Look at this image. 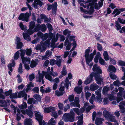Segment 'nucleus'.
<instances>
[{"label":"nucleus","mask_w":125,"mask_h":125,"mask_svg":"<svg viewBox=\"0 0 125 125\" xmlns=\"http://www.w3.org/2000/svg\"><path fill=\"white\" fill-rule=\"evenodd\" d=\"M92 70L95 74V79L97 83L101 84V82H103V79L101 78L100 75L102 73V70L100 67L98 66L97 64H94L93 66Z\"/></svg>","instance_id":"nucleus-1"},{"label":"nucleus","mask_w":125,"mask_h":125,"mask_svg":"<svg viewBox=\"0 0 125 125\" xmlns=\"http://www.w3.org/2000/svg\"><path fill=\"white\" fill-rule=\"evenodd\" d=\"M75 114L73 111H70V113H65L63 115V120L65 122H73L74 121Z\"/></svg>","instance_id":"nucleus-2"},{"label":"nucleus","mask_w":125,"mask_h":125,"mask_svg":"<svg viewBox=\"0 0 125 125\" xmlns=\"http://www.w3.org/2000/svg\"><path fill=\"white\" fill-rule=\"evenodd\" d=\"M30 13L27 12L25 13H21L18 17L19 20H22V21L27 22H28L29 17L31 15L30 11Z\"/></svg>","instance_id":"nucleus-3"},{"label":"nucleus","mask_w":125,"mask_h":125,"mask_svg":"<svg viewBox=\"0 0 125 125\" xmlns=\"http://www.w3.org/2000/svg\"><path fill=\"white\" fill-rule=\"evenodd\" d=\"M48 6L47 10L48 11L50 10L51 9L52 10V13L55 14L57 10V4L56 2H54L52 5L49 4H47Z\"/></svg>","instance_id":"nucleus-4"},{"label":"nucleus","mask_w":125,"mask_h":125,"mask_svg":"<svg viewBox=\"0 0 125 125\" xmlns=\"http://www.w3.org/2000/svg\"><path fill=\"white\" fill-rule=\"evenodd\" d=\"M21 41L20 38L19 37L16 36L15 40V44H16V48L17 49H20L22 47L23 44Z\"/></svg>","instance_id":"nucleus-5"},{"label":"nucleus","mask_w":125,"mask_h":125,"mask_svg":"<svg viewBox=\"0 0 125 125\" xmlns=\"http://www.w3.org/2000/svg\"><path fill=\"white\" fill-rule=\"evenodd\" d=\"M90 50L89 49H87L85 51L84 57L86 63L88 65H89L90 63V54L89 53L90 52Z\"/></svg>","instance_id":"nucleus-6"},{"label":"nucleus","mask_w":125,"mask_h":125,"mask_svg":"<svg viewBox=\"0 0 125 125\" xmlns=\"http://www.w3.org/2000/svg\"><path fill=\"white\" fill-rule=\"evenodd\" d=\"M94 72H92L90 75L88 77H87L86 79L84 81V83L86 84H87L90 83L93 80V78L94 76L95 78V73H94Z\"/></svg>","instance_id":"nucleus-7"},{"label":"nucleus","mask_w":125,"mask_h":125,"mask_svg":"<svg viewBox=\"0 0 125 125\" xmlns=\"http://www.w3.org/2000/svg\"><path fill=\"white\" fill-rule=\"evenodd\" d=\"M40 44L43 50H45L46 49V47L45 46L46 45L49 47L50 44V43H49V41H46L44 42L41 41Z\"/></svg>","instance_id":"nucleus-8"},{"label":"nucleus","mask_w":125,"mask_h":125,"mask_svg":"<svg viewBox=\"0 0 125 125\" xmlns=\"http://www.w3.org/2000/svg\"><path fill=\"white\" fill-rule=\"evenodd\" d=\"M58 36H56L55 39L53 38L52 40V43L51 45V48L54 49L55 48L57 47V46L55 45V42H56L58 39Z\"/></svg>","instance_id":"nucleus-9"},{"label":"nucleus","mask_w":125,"mask_h":125,"mask_svg":"<svg viewBox=\"0 0 125 125\" xmlns=\"http://www.w3.org/2000/svg\"><path fill=\"white\" fill-rule=\"evenodd\" d=\"M12 63L10 64H8V69L11 72H12L13 71L12 67H14L15 64V62L14 60L13 59H12Z\"/></svg>","instance_id":"nucleus-10"},{"label":"nucleus","mask_w":125,"mask_h":125,"mask_svg":"<svg viewBox=\"0 0 125 125\" xmlns=\"http://www.w3.org/2000/svg\"><path fill=\"white\" fill-rule=\"evenodd\" d=\"M32 119L31 118H26L24 121V125H32Z\"/></svg>","instance_id":"nucleus-11"},{"label":"nucleus","mask_w":125,"mask_h":125,"mask_svg":"<svg viewBox=\"0 0 125 125\" xmlns=\"http://www.w3.org/2000/svg\"><path fill=\"white\" fill-rule=\"evenodd\" d=\"M73 110L78 115H80L81 113L83 112V110L82 108L79 109L78 108H73Z\"/></svg>","instance_id":"nucleus-12"},{"label":"nucleus","mask_w":125,"mask_h":125,"mask_svg":"<svg viewBox=\"0 0 125 125\" xmlns=\"http://www.w3.org/2000/svg\"><path fill=\"white\" fill-rule=\"evenodd\" d=\"M35 116L36 117V119L38 121L42 120L43 119V116L41 115L40 114H39L37 112L35 114Z\"/></svg>","instance_id":"nucleus-13"},{"label":"nucleus","mask_w":125,"mask_h":125,"mask_svg":"<svg viewBox=\"0 0 125 125\" xmlns=\"http://www.w3.org/2000/svg\"><path fill=\"white\" fill-rule=\"evenodd\" d=\"M103 115L104 116L106 119H107L111 114L107 110L104 111L103 112Z\"/></svg>","instance_id":"nucleus-14"},{"label":"nucleus","mask_w":125,"mask_h":125,"mask_svg":"<svg viewBox=\"0 0 125 125\" xmlns=\"http://www.w3.org/2000/svg\"><path fill=\"white\" fill-rule=\"evenodd\" d=\"M99 87V86L97 85L93 84L91 85L90 88L91 91H94L97 89Z\"/></svg>","instance_id":"nucleus-15"},{"label":"nucleus","mask_w":125,"mask_h":125,"mask_svg":"<svg viewBox=\"0 0 125 125\" xmlns=\"http://www.w3.org/2000/svg\"><path fill=\"white\" fill-rule=\"evenodd\" d=\"M101 56V54L99 52H98L94 58V62L96 63L98 62V60L99 59Z\"/></svg>","instance_id":"nucleus-16"},{"label":"nucleus","mask_w":125,"mask_h":125,"mask_svg":"<svg viewBox=\"0 0 125 125\" xmlns=\"http://www.w3.org/2000/svg\"><path fill=\"white\" fill-rule=\"evenodd\" d=\"M110 88L109 87H107V86L104 87L103 89V93L104 95H105L107 94L110 90Z\"/></svg>","instance_id":"nucleus-17"},{"label":"nucleus","mask_w":125,"mask_h":125,"mask_svg":"<svg viewBox=\"0 0 125 125\" xmlns=\"http://www.w3.org/2000/svg\"><path fill=\"white\" fill-rule=\"evenodd\" d=\"M22 61L23 63L24 64L28 62V64H29L31 62L30 59L29 57H23L22 59Z\"/></svg>","instance_id":"nucleus-18"},{"label":"nucleus","mask_w":125,"mask_h":125,"mask_svg":"<svg viewBox=\"0 0 125 125\" xmlns=\"http://www.w3.org/2000/svg\"><path fill=\"white\" fill-rule=\"evenodd\" d=\"M120 13L121 12L119 9L116 8L114 10V11L112 14L113 15L115 14L114 16V17H115L120 14Z\"/></svg>","instance_id":"nucleus-19"},{"label":"nucleus","mask_w":125,"mask_h":125,"mask_svg":"<svg viewBox=\"0 0 125 125\" xmlns=\"http://www.w3.org/2000/svg\"><path fill=\"white\" fill-rule=\"evenodd\" d=\"M37 64L38 63L36 61L32 60L30 65L31 68H33L35 67Z\"/></svg>","instance_id":"nucleus-20"},{"label":"nucleus","mask_w":125,"mask_h":125,"mask_svg":"<svg viewBox=\"0 0 125 125\" xmlns=\"http://www.w3.org/2000/svg\"><path fill=\"white\" fill-rule=\"evenodd\" d=\"M95 123L97 125L102 124V119L96 117L95 120Z\"/></svg>","instance_id":"nucleus-21"},{"label":"nucleus","mask_w":125,"mask_h":125,"mask_svg":"<svg viewBox=\"0 0 125 125\" xmlns=\"http://www.w3.org/2000/svg\"><path fill=\"white\" fill-rule=\"evenodd\" d=\"M96 50H94L92 53L90 54V63L92 61L94 58V56L96 54Z\"/></svg>","instance_id":"nucleus-22"},{"label":"nucleus","mask_w":125,"mask_h":125,"mask_svg":"<svg viewBox=\"0 0 125 125\" xmlns=\"http://www.w3.org/2000/svg\"><path fill=\"white\" fill-rule=\"evenodd\" d=\"M108 69L110 71L115 73L116 72V69L115 67L113 65H111L108 67Z\"/></svg>","instance_id":"nucleus-23"},{"label":"nucleus","mask_w":125,"mask_h":125,"mask_svg":"<svg viewBox=\"0 0 125 125\" xmlns=\"http://www.w3.org/2000/svg\"><path fill=\"white\" fill-rule=\"evenodd\" d=\"M74 89L75 91L76 92L77 94L81 93L82 91V88L79 86H76L75 87Z\"/></svg>","instance_id":"nucleus-24"},{"label":"nucleus","mask_w":125,"mask_h":125,"mask_svg":"<svg viewBox=\"0 0 125 125\" xmlns=\"http://www.w3.org/2000/svg\"><path fill=\"white\" fill-rule=\"evenodd\" d=\"M107 119L109 120V121L112 122H117V121L115 119V117L112 115L110 116Z\"/></svg>","instance_id":"nucleus-25"},{"label":"nucleus","mask_w":125,"mask_h":125,"mask_svg":"<svg viewBox=\"0 0 125 125\" xmlns=\"http://www.w3.org/2000/svg\"><path fill=\"white\" fill-rule=\"evenodd\" d=\"M26 112L27 115H28L30 117L32 118L33 113L31 111L26 109Z\"/></svg>","instance_id":"nucleus-26"},{"label":"nucleus","mask_w":125,"mask_h":125,"mask_svg":"<svg viewBox=\"0 0 125 125\" xmlns=\"http://www.w3.org/2000/svg\"><path fill=\"white\" fill-rule=\"evenodd\" d=\"M25 93V92L24 90L21 91L18 93L17 95L18 98H21L22 96L23 97V94Z\"/></svg>","instance_id":"nucleus-27"},{"label":"nucleus","mask_w":125,"mask_h":125,"mask_svg":"<svg viewBox=\"0 0 125 125\" xmlns=\"http://www.w3.org/2000/svg\"><path fill=\"white\" fill-rule=\"evenodd\" d=\"M33 97L38 101L40 102L41 101V96L39 94H35L33 96Z\"/></svg>","instance_id":"nucleus-28"},{"label":"nucleus","mask_w":125,"mask_h":125,"mask_svg":"<svg viewBox=\"0 0 125 125\" xmlns=\"http://www.w3.org/2000/svg\"><path fill=\"white\" fill-rule=\"evenodd\" d=\"M18 92L17 91L16 92L14 93H11V94L10 96V99L16 98H18L17 93Z\"/></svg>","instance_id":"nucleus-29"},{"label":"nucleus","mask_w":125,"mask_h":125,"mask_svg":"<svg viewBox=\"0 0 125 125\" xmlns=\"http://www.w3.org/2000/svg\"><path fill=\"white\" fill-rule=\"evenodd\" d=\"M47 73L48 72L45 74V78L50 81H53V80H52V77L48 73Z\"/></svg>","instance_id":"nucleus-30"},{"label":"nucleus","mask_w":125,"mask_h":125,"mask_svg":"<svg viewBox=\"0 0 125 125\" xmlns=\"http://www.w3.org/2000/svg\"><path fill=\"white\" fill-rule=\"evenodd\" d=\"M70 42H69L68 39L67 38L64 42V46H66L67 44L68 45L71 47L72 44V43Z\"/></svg>","instance_id":"nucleus-31"},{"label":"nucleus","mask_w":125,"mask_h":125,"mask_svg":"<svg viewBox=\"0 0 125 125\" xmlns=\"http://www.w3.org/2000/svg\"><path fill=\"white\" fill-rule=\"evenodd\" d=\"M36 25L34 29V31L37 32L40 30L41 25L39 24H36Z\"/></svg>","instance_id":"nucleus-32"},{"label":"nucleus","mask_w":125,"mask_h":125,"mask_svg":"<svg viewBox=\"0 0 125 125\" xmlns=\"http://www.w3.org/2000/svg\"><path fill=\"white\" fill-rule=\"evenodd\" d=\"M4 93L3 90L2 88L0 89V98L4 99H5V96L2 94Z\"/></svg>","instance_id":"nucleus-33"},{"label":"nucleus","mask_w":125,"mask_h":125,"mask_svg":"<svg viewBox=\"0 0 125 125\" xmlns=\"http://www.w3.org/2000/svg\"><path fill=\"white\" fill-rule=\"evenodd\" d=\"M20 53L18 51H17L14 54V60H17L19 58V56Z\"/></svg>","instance_id":"nucleus-34"},{"label":"nucleus","mask_w":125,"mask_h":125,"mask_svg":"<svg viewBox=\"0 0 125 125\" xmlns=\"http://www.w3.org/2000/svg\"><path fill=\"white\" fill-rule=\"evenodd\" d=\"M22 63H20L19 65L18 69V72L20 74L22 73L23 71L22 69Z\"/></svg>","instance_id":"nucleus-35"},{"label":"nucleus","mask_w":125,"mask_h":125,"mask_svg":"<svg viewBox=\"0 0 125 125\" xmlns=\"http://www.w3.org/2000/svg\"><path fill=\"white\" fill-rule=\"evenodd\" d=\"M114 85L116 87H119L121 86L120 82L118 80L114 81L113 83Z\"/></svg>","instance_id":"nucleus-36"},{"label":"nucleus","mask_w":125,"mask_h":125,"mask_svg":"<svg viewBox=\"0 0 125 125\" xmlns=\"http://www.w3.org/2000/svg\"><path fill=\"white\" fill-rule=\"evenodd\" d=\"M111 78L113 80H116L117 77L113 73L110 72L109 74Z\"/></svg>","instance_id":"nucleus-37"},{"label":"nucleus","mask_w":125,"mask_h":125,"mask_svg":"<svg viewBox=\"0 0 125 125\" xmlns=\"http://www.w3.org/2000/svg\"><path fill=\"white\" fill-rule=\"evenodd\" d=\"M35 25V23L34 21H31L30 22L29 25V28L30 29H33Z\"/></svg>","instance_id":"nucleus-38"},{"label":"nucleus","mask_w":125,"mask_h":125,"mask_svg":"<svg viewBox=\"0 0 125 125\" xmlns=\"http://www.w3.org/2000/svg\"><path fill=\"white\" fill-rule=\"evenodd\" d=\"M20 51L21 52L20 56L22 59L23 57H24L26 53V50L21 49Z\"/></svg>","instance_id":"nucleus-39"},{"label":"nucleus","mask_w":125,"mask_h":125,"mask_svg":"<svg viewBox=\"0 0 125 125\" xmlns=\"http://www.w3.org/2000/svg\"><path fill=\"white\" fill-rule=\"evenodd\" d=\"M47 29L46 26L44 24H42L41 25L40 30L42 32L45 31Z\"/></svg>","instance_id":"nucleus-40"},{"label":"nucleus","mask_w":125,"mask_h":125,"mask_svg":"<svg viewBox=\"0 0 125 125\" xmlns=\"http://www.w3.org/2000/svg\"><path fill=\"white\" fill-rule=\"evenodd\" d=\"M48 39L46 41H49V43H50V40L52 39L53 36V34L51 32L49 33V34L48 35Z\"/></svg>","instance_id":"nucleus-41"},{"label":"nucleus","mask_w":125,"mask_h":125,"mask_svg":"<svg viewBox=\"0 0 125 125\" xmlns=\"http://www.w3.org/2000/svg\"><path fill=\"white\" fill-rule=\"evenodd\" d=\"M99 62L100 64L102 65H104L105 64V62L104 59L101 57H100L99 60Z\"/></svg>","instance_id":"nucleus-42"},{"label":"nucleus","mask_w":125,"mask_h":125,"mask_svg":"<svg viewBox=\"0 0 125 125\" xmlns=\"http://www.w3.org/2000/svg\"><path fill=\"white\" fill-rule=\"evenodd\" d=\"M119 106L120 107V112L122 113H124L125 112V110L124 107L122 105H119Z\"/></svg>","instance_id":"nucleus-43"},{"label":"nucleus","mask_w":125,"mask_h":125,"mask_svg":"<svg viewBox=\"0 0 125 125\" xmlns=\"http://www.w3.org/2000/svg\"><path fill=\"white\" fill-rule=\"evenodd\" d=\"M61 59H59L58 60L57 59V61H56L55 64H56L58 67H60L61 66Z\"/></svg>","instance_id":"nucleus-44"},{"label":"nucleus","mask_w":125,"mask_h":125,"mask_svg":"<svg viewBox=\"0 0 125 125\" xmlns=\"http://www.w3.org/2000/svg\"><path fill=\"white\" fill-rule=\"evenodd\" d=\"M48 72H46L43 71L42 72L43 73H39V77H40V78H43L44 76V75Z\"/></svg>","instance_id":"nucleus-45"},{"label":"nucleus","mask_w":125,"mask_h":125,"mask_svg":"<svg viewBox=\"0 0 125 125\" xmlns=\"http://www.w3.org/2000/svg\"><path fill=\"white\" fill-rule=\"evenodd\" d=\"M12 90L11 89H10L8 91L5 92H4V94L6 96H10L12 93Z\"/></svg>","instance_id":"nucleus-46"},{"label":"nucleus","mask_w":125,"mask_h":125,"mask_svg":"<svg viewBox=\"0 0 125 125\" xmlns=\"http://www.w3.org/2000/svg\"><path fill=\"white\" fill-rule=\"evenodd\" d=\"M32 52L31 50V49H27V50H26V55L28 56L31 55Z\"/></svg>","instance_id":"nucleus-47"},{"label":"nucleus","mask_w":125,"mask_h":125,"mask_svg":"<svg viewBox=\"0 0 125 125\" xmlns=\"http://www.w3.org/2000/svg\"><path fill=\"white\" fill-rule=\"evenodd\" d=\"M115 24H116L115 26L116 27V29L117 30H120L121 28V26L120 25L118 22L116 21H115Z\"/></svg>","instance_id":"nucleus-48"},{"label":"nucleus","mask_w":125,"mask_h":125,"mask_svg":"<svg viewBox=\"0 0 125 125\" xmlns=\"http://www.w3.org/2000/svg\"><path fill=\"white\" fill-rule=\"evenodd\" d=\"M51 116L54 117L55 118H56L58 116L57 113L55 112H52L51 113Z\"/></svg>","instance_id":"nucleus-49"},{"label":"nucleus","mask_w":125,"mask_h":125,"mask_svg":"<svg viewBox=\"0 0 125 125\" xmlns=\"http://www.w3.org/2000/svg\"><path fill=\"white\" fill-rule=\"evenodd\" d=\"M64 93V92H62L60 91H55V94L58 96H61Z\"/></svg>","instance_id":"nucleus-50"},{"label":"nucleus","mask_w":125,"mask_h":125,"mask_svg":"<svg viewBox=\"0 0 125 125\" xmlns=\"http://www.w3.org/2000/svg\"><path fill=\"white\" fill-rule=\"evenodd\" d=\"M48 37V34L47 33H45L44 34H43V37L42 38V40L45 41L46 40Z\"/></svg>","instance_id":"nucleus-51"},{"label":"nucleus","mask_w":125,"mask_h":125,"mask_svg":"<svg viewBox=\"0 0 125 125\" xmlns=\"http://www.w3.org/2000/svg\"><path fill=\"white\" fill-rule=\"evenodd\" d=\"M32 29L29 28V29L27 31V33L29 35H31L34 32H35L34 31V30H32Z\"/></svg>","instance_id":"nucleus-52"},{"label":"nucleus","mask_w":125,"mask_h":125,"mask_svg":"<svg viewBox=\"0 0 125 125\" xmlns=\"http://www.w3.org/2000/svg\"><path fill=\"white\" fill-rule=\"evenodd\" d=\"M74 96L73 94H72L69 96L68 99L70 102H72L74 100Z\"/></svg>","instance_id":"nucleus-53"},{"label":"nucleus","mask_w":125,"mask_h":125,"mask_svg":"<svg viewBox=\"0 0 125 125\" xmlns=\"http://www.w3.org/2000/svg\"><path fill=\"white\" fill-rule=\"evenodd\" d=\"M1 60V62L3 64H5V58H4V57L3 55H2L0 56Z\"/></svg>","instance_id":"nucleus-54"},{"label":"nucleus","mask_w":125,"mask_h":125,"mask_svg":"<svg viewBox=\"0 0 125 125\" xmlns=\"http://www.w3.org/2000/svg\"><path fill=\"white\" fill-rule=\"evenodd\" d=\"M97 44L98 45L97 49L98 50L100 51H102L103 50V48L102 45L99 43H97Z\"/></svg>","instance_id":"nucleus-55"},{"label":"nucleus","mask_w":125,"mask_h":125,"mask_svg":"<svg viewBox=\"0 0 125 125\" xmlns=\"http://www.w3.org/2000/svg\"><path fill=\"white\" fill-rule=\"evenodd\" d=\"M29 78L30 81H32L35 78L34 74L33 73L30 74L29 76Z\"/></svg>","instance_id":"nucleus-56"},{"label":"nucleus","mask_w":125,"mask_h":125,"mask_svg":"<svg viewBox=\"0 0 125 125\" xmlns=\"http://www.w3.org/2000/svg\"><path fill=\"white\" fill-rule=\"evenodd\" d=\"M47 27L48 29L50 31H51L52 30V26L50 23H48Z\"/></svg>","instance_id":"nucleus-57"},{"label":"nucleus","mask_w":125,"mask_h":125,"mask_svg":"<svg viewBox=\"0 0 125 125\" xmlns=\"http://www.w3.org/2000/svg\"><path fill=\"white\" fill-rule=\"evenodd\" d=\"M23 37L25 40H27V38L29 37L30 35L27 33H25L23 32Z\"/></svg>","instance_id":"nucleus-58"},{"label":"nucleus","mask_w":125,"mask_h":125,"mask_svg":"<svg viewBox=\"0 0 125 125\" xmlns=\"http://www.w3.org/2000/svg\"><path fill=\"white\" fill-rule=\"evenodd\" d=\"M119 65L121 66H125V62L120 60L118 62Z\"/></svg>","instance_id":"nucleus-59"},{"label":"nucleus","mask_w":125,"mask_h":125,"mask_svg":"<svg viewBox=\"0 0 125 125\" xmlns=\"http://www.w3.org/2000/svg\"><path fill=\"white\" fill-rule=\"evenodd\" d=\"M122 71L124 72V76L121 78L122 80H125V68L124 67H122Z\"/></svg>","instance_id":"nucleus-60"},{"label":"nucleus","mask_w":125,"mask_h":125,"mask_svg":"<svg viewBox=\"0 0 125 125\" xmlns=\"http://www.w3.org/2000/svg\"><path fill=\"white\" fill-rule=\"evenodd\" d=\"M75 36H71L70 37V38H69V41H70V42L73 41V42H75L76 41L75 40Z\"/></svg>","instance_id":"nucleus-61"},{"label":"nucleus","mask_w":125,"mask_h":125,"mask_svg":"<svg viewBox=\"0 0 125 125\" xmlns=\"http://www.w3.org/2000/svg\"><path fill=\"white\" fill-rule=\"evenodd\" d=\"M103 102L104 105H106L108 104V98L107 97H105L104 99Z\"/></svg>","instance_id":"nucleus-62"},{"label":"nucleus","mask_w":125,"mask_h":125,"mask_svg":"<svg viewBox=\"0 0 125 125\" xmlns=\"http://www.w3.org/2000/svg\"><path fill=\"white\" fill-rule=\"evenodd\" d=\"M58 105L59 109L61 110H62L63 108V104L59 103L58 104Z\"/></svg>","instance_id":"nucleus-63"},{"label":"nucleus","mask_w":125,"mask_h":125,"mask_svg":"<svg viewBox=\"0 0 125 125\" xmlns=\"http://www.w3.org/2000/svg\"><path fill=\"white\" fill-rule=\"evenodd\" d=\"M56 60L54 59H52L50 61V64L51 65H53L55 64Z\"/></svg>","instance_id":"nucleus-64"}]
</instances>
